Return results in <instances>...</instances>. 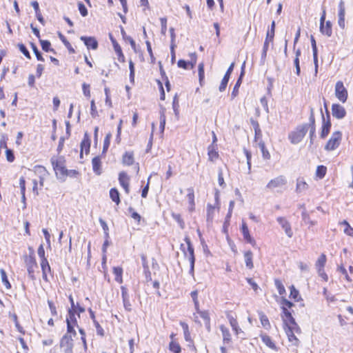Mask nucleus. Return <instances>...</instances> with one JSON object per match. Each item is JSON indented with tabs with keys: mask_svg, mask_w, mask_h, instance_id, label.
Instances as JSON below:
<instances>
[{
	"mask_svg": "<svg viewBox=\"0 0 353 353\" xmlns=\"http://www.w3.org/2000/svg\"><path fill=\"white\" fill-rule=\"evenodd\" d=\"M50 161L57 177L64 181L65 176H68V170L65 167L64 158L63 157L58 158L53 157Z\"/></svg>",
	"mask_w": 353,
	"mask_h": 353,
	"instance_id": "obj_1",
	"label": "nucleus"
},
{
	"mask_svg": "<svg viewBox=\"0 0 353 353\" xmlns=\"http://www.w3.org/2000/svg\"><path fill=\"white\" fill-rule=\"evenodd\" d=\"M275 31V21H273L271 23L270 29L268 30L266 37L264 41L261 57L260 61L261 65H264L267 57V52L268 50L269 44L273 41Z\"/></svg>",
	"mask_w": 353,
	"mask_h": 353,
	"instance_id": "obj_2",
	"label": "nucleus"
},
{
	"mask_svg": "<svg viewBox=\"0 0 353 353\" xmlns=\"http://www.w3.org/2000/svg\"><path fill=\"white\" fill-rule=\"evenodd\" d=\"M307 131V124H303L299 125L295 129V130L291 132L289 134L288 138L292 144H297L303 140V137L305 136Z\"/></svg>",
	"mask_w": 353,
	"mask_h": 353,
	"instance_id": "obj_3",
	"label": "nucleus"
},
{
	"mask_svg": "<svg viewBox=\"0 0 353 353\" xmlns=\"http://www.w3.org/2000/svg\"><path fill=\"white\" fill-rule=\"evenodd\" d=\"M342 139V133L340 131H336L332 133L331 137L328 140L325 146V149L327 151H332L337 148Z\"/></svg>",
	"mask_w": 353,
	"mask_h": 353,
	"instance_id": "obj_4",
	"label": "nucleus"
},
{
	"mask_svg": "<svg viewBox=\"0 0 353 353\" xmlns=\"http://www.w3.org/2000/svg\"><path fill=\"white\" fill-rule=\"evenodd\" d=\"M184 241L187 244V250L185 249L183 244H181V250L184 256L188 258L190 262L192 261L193 263H195L194 250L191 241L188 236H185Z\"/></svg>",
	"mask_w": 353,
	"mask_h": 353,
	"instance_id": "obj_5",
	"label": "nucleus"
},
{
	"mask_svg": "<svg viewBox=\"0 0 353 353\" xmlns=\"http://www.w3.org/2000/svg\"><path fill=\"white\" fill-rule=\"evenodd\" d=\"M26 265L28 273V276L32 281L35 280L34 269L37 268L35 257L33 254L26 256L25 259Z\"/></svg>",
	"mask_w": 353,
	"mask_h": 353,
	"instance_id": "obj_6",
	"label": "nucleus"
},
{
	"mask_svg": "<svg viewBox=\"0 0 353 353\" xmlns=\"http://www.w3.org/2000/svg\"><path fill=\"white\" fill-rule=\"evenodd\" d=\"M321 114H322V128L320 134V137L321 139H325L328 134L330 133V130L331 128V122H330V112L327 110V119H325L324 114H323L322 110L321 109Z\"/></svg>",
	"mask_w": 353,
	"mask_h": 353,
	"instance_id": "obj_7",
	"label": "nucleus"
},
{
	"mask_svg": "<svg viewBox=\"0 0 353 353\" xmlns=\"http://www.w3.org/2000/svg\"><path fill=\"white\" fill-rule=\"evenodd\" d=\"M60 346L65 353H72L74 347L72 336L63 335L60 341Z\"/></svg>",
	"mask_w": 353,
	"mask_h": 353,
	"instance_id": "obj_8",
	"label": "nucleus"
},
{
	"mask_svg": "<svg viewBox=\"0 0 353 353\" xmlns=\"http://www.w3.org/2000/svg\"><path fill=\"white\" fill-rule=\"evenodd\" d=\"M287 183L285 176L283 175L278 176L273 179H271L266 185V188L269 190H274L276 188H282Z\"/></svg>",
	"mask_w": 353,
	"mask_h": 353,
	"instance_id": "obj_9",
	"label": "nucleus"
},
{
	"mask_svg": "<svg viewBox=\"0 0 353 353\" xmlns=\"http://www.w3.org/2000/svg\"><path fill=\"white\" fill-rule=\"evenodd\" d=\"M335 94L338 99L344 103L347 99V91L342 81H338L335 85Z\"/></svg>",
	"mask_w": 353,
	"mask_h": 353,
	"instance_id": "obj_10",
	"label": "nucleus"
},
{
	"mask_svg": "<svg viewBox=\"0 0 353 353\" xmlns=\"http://www.w3.org/2000/svg\"><path fill=\"white\" fill-rule=\"evenodd\" d=\"M276 221H278L281 227L284 230L286 235L289 238L292 237L293 232L290 222L285 217L283 216L277 217Z\"/></svg>",
	"mask_w": 353,
	"mask_h": 353,
	"instance_id": "obj_11",
	"label": "nucleus"
},
{
	"mask_svg": "<svg viewBox=\"0 0 353 353\" xmlns=\"http://www.w3.org/2000/svg\"><path fill=\"white\" fill-rule=\"evenodd\" d=\"M119 181L121 186L124 189L126 194L130 192V177L125 172H121L119 174Z\"/></svg>",
	"mask_w": 353,
	"mask_h": 353,
	"instance_id": "obj_12",
	"label": "nucleus"
},
{
	"mask_svg": "<svg viewBox=\"0 0 353 353\" xmlns=\"http://www.w3.org/2000/svg\"><path fill=\"white\" fill-rule=\"evenodd\" d=\"M332 113L334 117L341 119L345 117L346 111L342 105L334 103L332 106Z\"/></svg>",
	"mask_w": 353,
	"mask_h": 353,
	"instance_id": "obj_13",
	"label": "nucleus"
},
{
	"mask_svg": "<svg viewBox=\"0 0 353 353\" xmlns=\"http://www.w3.org/2000/svg\"><path fill=\"white\" fill-rule=\"evenodd\" d=\"M90 139L88 132H85L83 139L81 143L80 157H83V151L85 150V154H88L90 148Z\"/></svg>",
	"mask_w": 353,
	"mask_h": 353,
	"instance_id": "obj_14",
	"label": "nucleus"
},
{
	"mask_svg": "<svg viewBox=\"0 0 353 353\" xmlns=\"http://www.w3.org/2000/svg\"><path fill=\"white\" fill-rule=\"evenodd\" d=\"M80 39L83 41L88 49L96 50L98 48V42L94 37L81 36Z\"/></svg>",
	"mask_w": 353,
	"mask_h": 353,
	"instance_id": "obj_15",
	"label": "nucleus"
},
{
	"mask_svg": "<svg viewBox=\"0 0 353 353\" xmlns=\"http://www.w3.org/2000/svg\"><path fill=\"white\" fill-rule=\"evenodd\" d=\"M245 62H244L242 65V67H241V74H240V77L238 78L234 88H233V90L231 93V97L232 99H234L239 94V88L242 83V79H243V77L244 75V68H245Z\"/></svg>",
	"mask_w": 353,
	"mask_h": 353,
	"instance_id": "obj_16",
	"label": "nucleus"
},
{
	"mask_svg": "<svg viewBox=\"0 0 353 353\" xmlns=\"http://www.w3.org/2000/svg\"><path fill=\"white\" fill-rule=\"evenodd\" d=\"M241 232H242L243 238L246 241V242L254 245L255 244V241L250 236L247 224L243 221L242 225H241Z\"/></svg>",
	"mask_w": 353,
	"mask_h": 353,
	"instance_id": "obj_17",
	"label": "nucleus"
},
{
	"mask_svg": "<svg viewBox=\"0 0 353 353\" xmlns=\"http://www.w3.org/2000/svg\"><path fill=\"white\" fill-rule=\"evenodd\" d=\"M92 166L93 172L97 175H100L102 173L101 159L100 156H97L92 159Z\"/></svg>",
	"mask_w": 353,
	"mask_h": 353,
	"instance_id": "obj_18",
	"label": "nucleus"
},
{
	"mask_svg": "<svg viewBox=\"0 0 353 353\" xmlns=\"http://www.w3.org/2000/svg\"><path fill=\"white\" fill-rule=\"evenodd\" d=\"M309 188L308 184L305 181L304 179L299 177L296 180V192L301 194L305 192Z\"/></svg>",
	"mask_w": 353,
	"mask_h": 353,
	"instance_id": "obj_19",
	"label": "nucleus"
},
{
	"mask_svg": "<svg viewBox=\"0 0 353 353\" xmlns=\"http://www.w3.org/2000/svg\"><path fill=\"white\" fill-rule=\"evenodd\" d=\"M227 318L230 322L232 330L235 332L236 334H239L240 332H242L241 329L238 325V322L236 319L230 314H227Z\"/></svg>",
	"mask_w": 353,
	"mask_h": 353,
	"instance_id": "obj_20",
	"label": "nucleus"
},
{
	"mask_svg": "<svg viewBox=\"0 0 353 353\" xmlns=\"http://www.w3.org/2000/svg\"><path fill=\"white\" fill-rule=\"evenodd\" d=\"M320 32L323 34H325L327 37H331L332 34V23L330 21H327L325 26L320 24Z\"/></svg>",
	"mask_w": 353,
	"mask_h": 353,
	"instance_id": "obj_21",
	"label": "nucleus"
},
{
	"mask_svg": "<svg viewBox=\"0 0 353 353\" xmlns=\"http://www.w3.org/2000/svg\"><path fill=\"white\" fill-rule=\"evenodd\" d=\"M244 259L246 267L250 270L252 269L254 267L252 262L253 254L250 250L244 253Z\"/></svg>",
	"mask_w": 353,
	"mask_h": 353,
	"instance_id": "obj_22",
	"label": "nucleus"
},
{
	"mask_svg": "<svg viewBox=\"0 0 353 353\" xmlns=\"http://www.w3.org/2000/svg\"><path fill=\"white\" fill-rule=\"evenodd\" d=\"M301 216H302V219L305 222V223L309 225V228H310V227H312L316 224V221H312L310 219V214L307 212L305 208H304V210L302 211Z\"/></svg>",
	"mask_w": 353,
	"mask_h": 353,
	"instance_id": "obj_23",
	"label": "nucleus"
},
{
	"mask_svg": "<svg viewBox=\"0 0 353 353\" xmlns=\"http://www.w3.org/2000/svg\"><path fill=\"white\" fill-rule=\"evenodd\" d=\"M220 330L222 332L223 343H229L232 340L229 330L224 325H221Z\"/></svg>",
	"mask_w": 353,
	"mask_h": 353,
	"instance_id": "obj_24",
	"label": "nucleus"
},
{
	"mask_svg": "<svg viewBox=\"0 0 353 353\" xmlns=\"http://www.w3.org/2000/svg\"><path fill=\"white\" fill-rule=\"evenodd\" d=\"M76 310L69 309L68 316L66 318V323L77 325V319L75 316Z\"/></svg>",
	"mask_w": 353,
	"mask_h": 353,
	"instance_id": "obj_25",
	"label": "nucleus"
},
{
	"mask_svg": "<svg viewBox=\"0 0 353 353\" xmlns=\"http://www.w3.org/2000/svg\"><path fill=\"white\" fill-rule=\"evenodd\" d=\"M121 33L123 39L125 41H128L130 43V44L132 48L133 49L134 52H137V46H136V43H135L134 40L131 37L128 36L126 34V32H125V31L124 30V29L123 28H121Z\"/></svg>",
	"mask_w": 353,
	"mask_h": 353,
	"instance_id": "obj_26",
	"label": "nucleus"
},
{
	"mask_svg": "<svg viewBox=\"0 0 353 353\" xmlns=\"http://www.w3.org/2000/svg\"><path fill=\"white\" fill-rule=\"evenodd\" d=\"M123 163L127 165H131L134 163V155L132 152H126L123 155L122 159Z\"/></svg>",
	"mask_w": 353,
	"mask_h": 353,
	"instance_id": "obj_27",
	"label": "nucleus"
},
{
	"mask_svg": "<svg viewBox=\"0 0 353 353\" xmlns=\"http://www.w3.org/2000/svg\"><path fill=\"white\" fill-rule=\"evenodd\" d=\"M260 336L261 338L262 341L268 347H269L270 348H271L272 350H276V347L274 343H273V341H272L271 338L268 335L265 334H261Z\"/></svg>",
	"mask_w": 353,
	"mask_h": 353,
	"instance_id": "obj_28",
	"label": "nucleus"
},
{
	"mask_svg": "<svg viewBox=\"0 0 353 353\" xmlns=\"http://www.w3.org/2000/svg\"><path fill=\"white\" fill-rule=\"evenodd\" d=\"M257 145L261 151L263 158L266 160L270 159V154L266 149L265 143L263 141V140H260Z\"/></svg>",
	"mask_w": 353,
	"mask_h": 353,
	"instance_id": "obj_29",
	"label": "nucleus"
},
{
	"mask_svg": "<svg viewBox=\"0 0 353 353\" xmlns=\"http://www.w3.org/2000/svg\"><path fill=\"white\" fill-rule=\"evenodd\" d=\"M120 194L117 189L112 188L110 190V197L117 205H119L121 202Z\"/></svg>",
	"mask_w": 353,
	"mask_h": 353,
	"instance_id": "obj_30",
	"label": "nucleus"
},
{
	"mask_svg": "<svg viewBox=\"0 0 353 353\" xmlns=\"http://www.w3.org/2000/svg\"><path fill=\"white\" fill-rule=\"evenodd\" d=\"M113 274L115 275V281L119 283H123V269L121 267H114Z\"/></svg>",
	"mask_w": 353,
	"mask_h": 353,
	"instance_id": "obj_31",
	"label": "nucleus"
},
{
	"mask_svg": "<svg viewBox=\"0 0 353 353\" xmlns=\"http://www.w3.org/2000/svg\"><path fill=\"white\" fill-rule=\"evenodd\" d=\"M283 313L284 314V316L283 317L284 324H287L289 322H294V317L292 316L291 312L288 310L286 307L284 306L282 307Z\"/></svg>",
	"mask_w": 353,
	"mask_h": 353,
	"instance_id": "obj_32",
	"label": "nucleus"
},
{
	"mask_svg": "<svg viewBox=\"0 0 353 353\" xmlns=\"http://www.w3.org/2000/svg\"><path fill=\"white\" fill-rule=\"evenodd\" d=\"M34 172L39 176V178L46 176L48 174L45 167L42 165H35L34 168Z\"/></svg>",
	"mask_w": 353,
	"mask_h": 353,
	"instance_id": "obj_33",
	"label": "nucleus"
},
{
	"mask_svg": "<svg viewBox=\"0 0 353 353\" xmlns=\"http://www.w3.org/2000/svg\"><path fill=\"white\" fill-rule=\"evenodd\" d=\"M59 35V38L60 39V40L63 42V43L64 44V46L67 48V49L68 50V51L70 52V53H74V48L72 47L71 44L70 43V42L67 40V39L65 38V37L62 34L61 32H59L58 34Z\"/></svg>",
	"mask_w": 353,
	"mask_h": 353,
	"instance_id": "obj_34",
	"label": "nucleus"
},
{
	"mask_svg": "<svg viewBox=\"0 0 353 353\" xmlns=\"http://www.w3.org/2000/svg\"><path fill=\"white\" fill-rule=\"evenodd\" d=\"M286 326L285 330H291L293 332L299 333L301 332V329L298 324L296 323L295 319H294V322H289L287 324H285Z\"/></svg>",
	"mask_w": 353,
	"mask_h": 353,
	"instance_id": "obj_35",
	"label": "nucleus"
},
{
	"mask_svg": "<svg viewBox=\"0 0 353 353\" xmlns=\"http://www.w3.org/2000/svg\"><path fill=\"white\" fill-rule=\"evenodd\" d=\"M259 319L263 327L265 329H269L270 327V323L268 320V318L265 314L263 312L259 313Z\"/></svg>",
	"mask_w": 353,
	"mask_h": 353,
	"instance_id": "obj_36",
	"label": "nucleus"
},
{
	"mask_svg": "<svg viewBox=\"0 0 353 353\" xmlns=\"http://www.w3.org/2000/svg\"><path fill=\"white\" fill-rule=\"evenodd\" d=\"M0 274L1 277V282L7 289H10L11 288V285L8 279L6 271L3 269H1Z\"/></svg>",
	"mask_w": 353,
	"mask_h": 353,
	"instance_id": "obj_37",
	"label": "nucleus"
},
{
	"mask_svg": "<svg viewBox=\"0 0 353 353\" xmlns=\"http://www.w3.org/2000/svg\"><path fill=\"white\" fill-rule=\"evenodd\" d=\"M39 41L43 50L45 52H52L54 53L55 52L54 49L50 48L51 43L49 41L40 39Z\"/></svg>",
	"mask_w": 353,
	"mask_h": 353,
	"instance_id": "obj_38",
	"label": "nucleus"
},
{
	"mask_svg": "<svg viewBox=\"0 0 353 353\" xmlns=\"http://www.w3.org/2000/svg\"><path fill=\"white\" fill-rule=\"evenodd\" d=\"M112 137L111 133H108L104 139L102 154H105L108 150Z\"/></svg>",
	"mask_w": 353,
	"mask_h": 353,
	"instance_id": "obj_39",
	"label": "nucleus"
},
{
	"mask_svg": "<svg viewBox=\"0 0 353 353\" xmlns=\"http://www.w3.org/2000/svg\"><path fill=\"white\" fill-rule=\"evenodd\" d=\"M209 160L211 161H214L219 157L218 152L214 149L212 145H210L208 147V152Z\"/></svg>",
	"mask_w": 353,
	"mask_h": 353,
	"instance_id": "obj_40",
	"label": "nucleus"
},
{
	"mask_svg": "<svg viewBox=\"0 0 353 353\" xmlns=\"http://www.w3.org/2000/svg\"><path fill=\"white\" fill-rule=\"evenodd\" d=\"M188 194H187V197L188 199V201H189V203L191 206L190 208V210H192V209L194 208V190L192 188H188Z\"/></svg>",
	"mask_w": 353,
	"mask_h": 353,
	"instance_id": "obj_41",
	"label": "nucleus"
},
{
	"mask_svg": "<svg viewBox=\"0 0 353 353\" xmlns=\"http://www.w3.org/2000/svg\"><path fill=\"white\" fill-rule=\"evenodd\" d=\"M165 121H166V118H165V109L162 108L161 110L160 111V125H159L160 130L162 132L164 131V129H165Z\"/></svg>",
	"mask_w": 353,
	"mask_h": 353,
	"instance_id": "obj_42",
	"label": "nucleus"
},
{
	"mask_svg": "<svg viewBox=\"0 0 353 353\" xmlns=\"http://www.w3.org/2000/svg\"><path fill=\"white\" fill-rule=\"evenodd\" d=\"M275 286L280 295H283L285 293V289L282 282L279 279L274 280Z\"/></svg>",
	"mask_w": 353,
	"mask_h": 353,
	"instance_id": "obj_43",
	"label": "nucleus"
},
{
	"mask_svg": "<svg viewBox=\"0 0 353 353\" xmlns=\"http://www.w3.org/2000/svg\"><path fill=\"white\" fill-rule=\"evenodd\" d=\"M326 263V256L324 254H322L319 258L318 259L316 263V267L317 269L319 268H324V266Z\"/></svg>",
	"mask_w": 353,
	"mask_h": 353,
	"instance_id": "obj_44",
	"label": "nucleus"
},
{
	"mask_svg": "<svg viewBox=\"0 0 353 353\" xmlns=\"http://www.w3.org/2000/svg\"><path fill=\"white\" fill-rule=\"evenodd\" d=\"M327 168L324 165H319L316 168V174L319 179H323L326 174Z\"/></svg>",
	"mask_w": 353,
	"mask_h": 353,
	"instance_id": "obj_45",
	"label": "nucleus"
},
{
	"mask_svg": "<svg viewBox=\"0 0 353 353\" xmlns=\"http://www.w3.org/2000/svg\"><path fill=\"white\" fill-rule=\"evenodd\" d=\"M169 349L171 352L174 353H180L181 350L179 344L174 341H171L170 343Z\"/></svg>",
	"mask_w": 353,
	"mask_h": 353,
	"instance_id": "obj_46",
	"label": "nucleus"
},
{
	"mask_svg": "<svg viewBox=\"0 0 353 353\" xmlns=\"http://www.w3.org/2000/svg\"><path fill=\"white\" fill-rule=\"evenodd\" d=\"M41 271L42 272H49L50 273L51 272V268H50V266L49 265V263L47 260V259H43V260H41Z\"/></svg>",
	"mask_w": 353,
	"mask_h": 353,
	"instance_id": "obj_47",
	"label": "nucleus"
},
{
	"mask_svg": "<svg viewBox=\"0 0 353 353\" xmlns=\"http://www.w3.org/2000/svg\"><path fill=\"white\" fill-rule=\"evenodd\" d=\"M338 8H339L338 17H345V3L343 0H340Z\"/></svg>",
	"mask_w": 353,
	"mask_h": 353,
	"instance_id": "obj_48",
	"label": "nucleus"
},
{
	"mask_svg": "<svg viewBox=\"0 0 353 353\" xmlns=\"http://www.w3.org/2000/svg\"><path fill=\"white\" fill-rule=\"evenodd\" d=\"M30 46H31V48H32L37 60L41 61H44V59L43 58L41 53L38 50L37 46L33 43H31Z\"/></svg>",
	"mask_w": 353,
	"mask_h": 353,
	"instance_id": "obj_49",
	"label": "nucleus"
},
{
	"mask_svg": "<svg viewBox=\"0 0 353 353\" xmlns=\"http://www.w3.org/2000/svg\"><path fill=\"white\" fill-rule=\"evenodd\" d=\"M198 72H199V79L201 85H202V82L204 79V64L203 63H201L198 66Z\"/></svg>",
	"mask_w": 353,
	"mask_h": 353,
	"instance_id": "obj_50",
	"label": "nucleus"
},
{
	"mask_svg": "<svg viewBox=\"0 0 353 353\" xmlns=\"http://www.w3.org/2000/svg\"><path fill=\"white\" fill-rule=\"evenodd\" d=\"M172 218L178 223L181 229L185 228V223L179 214H172Z\"/></svg>",
	"mask_w": 353,
	"mask_h": 353,
	"instance_id": "obj_51",
	"label": "nucleus"
},
{
	"mask_svg": "<svg viewBox=\"0 0 353 353\" xmlns=\"http://www.w3.org/2000/svg\"><path fill=\"white\" fill-rule=\"evenodd\" d=\"M290 298L293 299L295 301H299V292L294 288V285H292L290 288Z\"/></svg>",
	"mask_w": 353,
	"mask_h": 353,
	"instance_id": "obj_52",
	"label": "nucleus"
},
{
	"mask_svg": "<svg viewBox=\"0 0 353 353\" xmlns=\"http://www.w3.org/2000/svg\"><path fill=\"white\" fill-rule=\"evenodd\" d=\"M75 325H72L67 323V332L64 335L72 336V337H75L77 335L76 331L74 330Z\"/></svg>",
	"mask_w": 353,
	"mask_h": 353,
	"instance_id": "obj_53",
	"label": "nucleus"
},
{
	"mask_svg": "<svg viewBox=\"0 0 353 353\" xmlns=\"http://www.w3.org/2000/svg\"><path fill=\"white\" fill-rule=\"evenodd\" d=\"M285 332L290 341H295L294 344H297L299 343V339L294 335V332H292L291 330H285Z\"/></svg>",
	"mask_w": 353,
	"mask_h": 353,
	"instance_id": "obj_54",
	"label": "nucleus"
},
{
	"mask_svg": "<svg viewBox=\"0 0 353 353\" xmlns=\"http://www.w3.org/2000/svg\"><path fill=\"white\" fill-rule=\"evenodd\" d=\"M179 104L178 97L176 95H175L173 99V101H172V108H173L174 114L176 117L179 116Z\"/></svg>",
	"mask_w": 353,
	"mask_h": 353,
	"instance_id": "obj_55",
	"label": "nucleus"
},
{
	"mask_svg": "<svg viewBox=\"0 0 353 353\" xmlns=\"http://www.w3.org/2000/svg\"><path fill=\"white\" fill-rule=\"evenodd\" d=\"M310 114L309 117V123H307L308 125V128H312V126H315V118H314V108L310 107Z\"/></svg>",
	"mask_w": 353,
	"mask_h": 353,
	"instance_id": "obj_56",
	"label": "nucleus"
},
{
	"mask_svg": "<svg viewBox=\"0 0 353 353\" xmlns=\"http://www.w3.org/2000/svg\"><path fill=\"white\" fill-rule=\"evenodd\" d=\"M161 25V33L163 35H165L167 32V18L166 17H161L160 18Z\"/></svg>",
	"mask_w": 353,
	"mask_h": 353,
	"instance_id": "obj_57",
	"label": "nucleus"
},
{
	"mask_svg": "<svg viewBox=\"0 0 353 353\" xmlns=\"http://www.w3.org/2000/svg\"><path fill=\"white\" fill-rule=\"evenodd\" d=\"M18 47H19V50L23 54V55L26 58L31 59V56L30 54L29 51L28 50L26 47L23 43H19Z\"/></svg>",
	"mask_w": 353,
	"mask_h": 353,
	"instance_id": "obj_58",
	"label": "nucleus"
},
{
	"mask_svg": "<svg viewBox=\"0 0 353 353\" xmlns=\"http://www.w3.org/2000/svg\"><path fill=\"white\" fill-rule=\"evenodd\" d=\"M229 79L230 78L225 76L223 77L219 88L220 92H223L225 90Z\"/></svg>",
	"mask_w": 353,
	"mask_h": 353,
	"instance_id": "obj_59",
	"label": "nucleus"
},
{
	"mask_svg": "<svg viewBox=\"0 0 353 353\" xmlns=\"http://www.w3.org/2000/svg\"><path fill=\"white\" fill-rule=\"evenodd\" d=\"M197 312L200 316L205 321V324H210V319L208 312L207 311H199V310H197Z\"/></svg>",
	"mask_w": 353,
	"mask_h": 353,
	"instance_id": "obj_60",
	"label": "nucleus"
},
{
	"mask_svg": "<svg viewBox=\"0 0 353 353\" xmlns=\"http://www.w3.org/2000/svg\"><path fill=\"white\" fill-rule=\"evenodd\" d=\"M129 69H130V80L131 82H134V65L132 60L129 61Z\"/></svg>",
	"mask_w": 353,
	"mask_h": 353,
	"instance_id": "obj_61",
	"label": "nucleus"
},
{
	"mask_svg": "<svg viewBox=\"0 0 353 353\" xmlns=\"http://www.w3.org/2000/svg\"><path fill=\"white\" fill-rule=\"evenodd\" d=\"M78 8L81 16L86 17L88 15V10L82 2L78 3Z\"/></svg>",
	"mask_w": 353,
	"mask_h": 353,
	"instance_id": "obj_62",
	"label": "nucleus"
},
{
	"mask_svg": "<svg viewBox=\"0 0 353 353\" xmlns=\"http://www.w3.org/2000/svg\"><path fill=\"white\" fill-rule=\"evenodd\" d=\"M6 159L8 162H13L14 160V152L12 150L7 148L6 150Z\"/></svg>",
	"mask_w": 353,
	"mask_h": 353,
	"instance_id": "obj_63",
	"label": "nucleus"
},
{
	"mask_svg": "<svg viewBox=\"0 0 353 353\" xmlns=\"http://www.w3.org/2000/svg\"><path fill=\"white\" fill-rule=\"evenodd\" d=\"M190 61L189 62V65L190 66V69H192L194 68L196 63V54L195 52L191 53L190 54Z\"/></svg>",
	"mask_w": 353,
	"mask_h": 353,
	"instance_id": "obj_64",
	"label": "nucleus"
}]
</instances>
